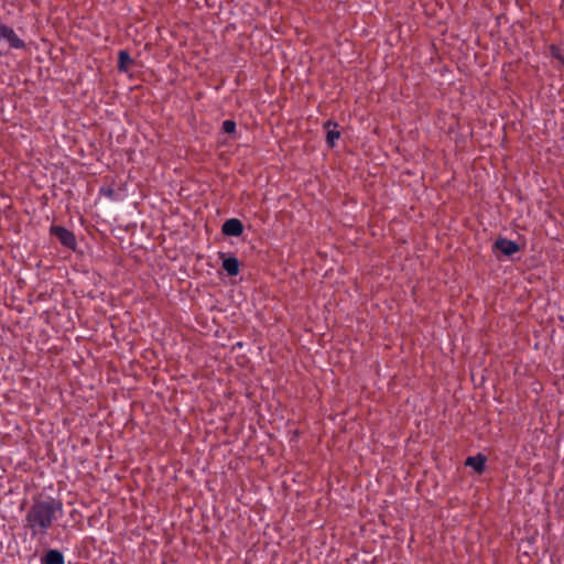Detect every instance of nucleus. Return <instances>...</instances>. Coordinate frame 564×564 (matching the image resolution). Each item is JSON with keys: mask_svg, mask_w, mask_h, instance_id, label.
Listing matches in <instances>:
<instances>
[{"mask_svg": "<svg viewBox=\"0 0 564 564\" xmlns=\"http://www.w3.org/2000/svg\"><path fill=\"white\" fill-rule=\"evenodd\" d=\"M554 56H555L556 58H558V59L561 61V63H562V64H564V58H563V56H561L560 54H554Z\"/></svg>", "mask_w": 564, "mask_h": 564, "instance_id": "f8f14e48", "label": "nucleus"}, {"mask_svg": "<svg viewBox=\"0 0 564 564\" xmlns=\"http://www.w3.org/2000/svg\"><path fill=\"white\" fill-rule=\"evenodd\" d=\"M100 193L102 195L107 196L110 199H115L116 198V191L113 188H111V187H107V188L102 187L100 189Z\"/></svg>", "mask_w": 564, "mask_h": 564, "instance_id": "9b49d317", "label": "nucleus"}, {"mask_svg": "<svg viewBox=\"0 0 564 564\" xmlns=\"http://www.w3.org/2000/svg\"><path fill=\"white\" fill-rule=\"evenodd\" d=\"M495 249L501 251L505 256H512L517 253L520 248L519 245L512 240L506 238H499L495 241Z\"/></svg>", "mask_w": 564, "mask_h": 564, "instance_id": "20e7f679", "label": "nucleus"}, {"mask_svg": "<svg viewBox=\"0 0 564 564\" xmlns=\"http://www.w3.org/2000/svg\"><path fill=\"white\" fill-rule=\"evenodd\" d=\"M223 131L228 134L236 132V122L234 120H225L223 122Z\"/></svg>", "mask_w": 564, "mask_h": 564, "instance_id": "9d476101", "label": "nucleus"}, {"mask_svg": "<svg viewBox=\"0 0 564 564\" xmlns=\"http://www.w3.org/2000/svg\"><path fill=\"white\" fill-rule=\"evenodd\" d=\"M50 231L51 235L55 236L64 247L75 250L77 241L73 231L68 230L63 226L56 225L52 226Z\"/></svg>", "mask_w": 564, "mask_h": 564, "instance_id": "f03ea898", "label": "nucleus"}, {"mask_svg": "<svg viewBox=\"0 0 564 564\" xmlns=\"http://www.w3.org/2000/svg\"><path fill=\"white\" fill-rule=\"evenodd\" d=\"M221 231L226 236L239 237L243 232V225L237 218H231L223 224Z\"/></svg>", "mask_w": 564, "mask_h": 564, "instance_id": "7ed1b4c3", "label": "nucleus"}, {"mask_svg": "<svg viewBox=\"0 0 564 564\" xmlns=\"http://www.w3.org/2000/svg\"><path fill=\"white\" fill-rule=\"evenodd\" d=\"M41 564H65L64 555L58 550H48L41 558Z\"/></svg>", "mask_w": 564, "mask_h": 564, "instance_id": "0eeeda50", "label": "nucleus"}, {"mask_svg": "<svg viewBox=\"0 0 564 564\" xmlns=\"http://www.w3.org/2000/svg\"><path fill=\"white\" fill-rule=\"evenodd\" d=\"M465 465L474 468L476 473L481 474L485 470L486 457L481 454H478L477 456H469L467 457Z\"/></svg>", "mask_w": 564, "mask_h": 564, "instance_id": "6e6552de", "label": "nucleus"}, {"mask_svg": "<svg viewBox=\"0 0 564 564\" xmlns=\"http://www.w3.org/2000/svg\"><path fill=\"white\" fill-rule=\"evenodd\" d=\"M133 59L127 51H119L118 53V69L119 72H127L133 65Z\"/></svg>", "mask_w": 564, "mask_h": 564, "instance_id": "1a4fd4ad", "label": "nucleus"}, {"mask_svg": "<svg viewBox=\"0 0 564 564\" xmlns=\"http://www.w3.org/2000/svg\"><path fill=\"white\" fill-rule=\"evenodd\" d=\"M223 259V269L229 276H236L239 273L240 262L236 257H226L225 253H220Z\"/></svg>", "mask_w": 564, "mask_h": 564, "instance_id": "39448f33", "label": "nucleus"}, {"mask_svg": "<svg viewBox=\"0 0 564 564\" xmlns=\"http://www.w3.org/2000/svg\"><path fill=\"white\" fill-rule=\"evenodd\" d=\"M62 513L59 499L35 498L24 516V528L30 530L32 538H43Z\"/></svg>", "mask_w": 564, "mask_h": 564, "instance_id": "f257e3e1", "label": "nucleus"}, {"mask_svg": "<svg viewBox=\"0 0 564 564\" xmlns=\"http://www.w3.org/2000/svg\"><path fill=\"white\" fill-rule=\"evenodd\" d=\"M338 124L332 120H328L324 123V129H326V143L329 148H334L336 144V140L340 138V132L337 130Z\"/></svg>", "mask_w": 564, "mask_h": 564, "instance_id": "423d86ee", "label": "nucleus"}]
</instances>
